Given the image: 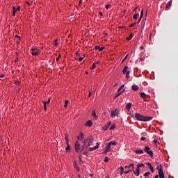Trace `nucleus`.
<instances>
[{
  "instance_id": "nucleus-1",
  "label": "nucleus",
  "mask_w": 178,
  "mask_h": 178,
  "mask_svg": "<svg viewBox=\"0 0 178 178\" xmlns=\"http://www.w3.org/2000/svg\"><path fill=\"white\" fill-rule=\"evenodd\" d=\"M135 118L137 119V120H140V122H149V120H152V117H145L139 113H136Z\"/></svg>"
},
{
  "instance_id": "nucleus-2",
  "label": "nucleus",
  "mask_w": 178,
  "mask_h": 178,
  "mask_svg": "<svg viewBox=\"0 0 178 178\" xmlns=\"http://www.w3.org/2000/svg\"><path fill=\"white\" fill-rule=\"evenodd\" d=\"M92 143H94V137H92V136H90L83 140V144L84 145H86V148L91 147V145H92Z\"/></svg>"
},
{
  "instance_id": "nucleus-3",
  "label": "nucleus",
  "mask_w": 178,
  "mask_h": 178,
  "mask_svg": "<svg viewBox=\"0 0 178 178\" xmlns=\"http://www.w3.org/2000/svg\"><path fill=\"white\" fill-rule=\"evenodd\" d=\"M156 169L159 171V178H165V174L163 173V169H162V165L160 164L159 165V163H156Z\"/></svg>"
},
{
  "instance_id": "nucleus-4",
  "label": "nucleus",
  "mask_w": 178,
  "mask_h": 178,
  "mask_svg": "<svg viewBox=\"0 0 178 178\" xmlns=\"http://www.w3.org/2000/svg\"><path fill=\"white\" fill-rule=\"evenodd\" d=\"M150 148L149 147V146H145V152H147V154H148V155H149V156H151V158H152V156H154V152H152V150H149Z\"/></svg>"
},
{
  "instance_id": "nucleus-5",
  "label": "nucleus",
  "mask_w": 178,
  "mask_h": 178,
  "mask_svg": "<svg viewBox=\"0 0 178 178\" xmlns=\"http://www.w3.org/2000/svg\"><path fill=\"white\" fill-rule=\"evenodd\" d=\"M31 55L33 56H37V55L40 54V50H38V49H31Z\"/></svg>"
},
{
  "instance_id": "nucleus-6",
  "label": "nucleus",
  "mask_w": 178,
  "mask_h": 178,
  "mask_svg": "<svg viewBox=\"0 0 178 178\" xmlns=\"http://www.w3.org/2000/svg\"><path fill=\"white\" fill-rule=\"evenodd\" d=\"M75 151L76 152H79L80 151V143H79V141H76L75 142Z\"/></svg>"
},
{
  "instance_id": "nucleus-7",
  "label": "nucleus",
  "mask_w": 178,
  "mask_h": 178,
  "mask_svg": "<svg viewBox=\"0 0 178 178\" xmlns=\"http://www.w3.org/2000/svg\"><path fill=\"white\" fill-rule=\"evenodd\" d=\"M98 148H99V143H97L96 146L93 147H89L88 151L90 152L95 151V149H98Z\"/></svg>"
},
{
  "instance_id": "nucleus-8",
  "label": "nucleus",
  "mask_w": 178,
  "mask_h": 178,
  "mask_svg": "<svg viewBox=\"0 0 178 178\" xmlns=\"http://www.w3.org/2000/svg\"><path fill=\"white\" fill-rule=\"evenodd\" d=\"M119 115V111H118V109H115V111H111V116H118Z\"/></svg>"
},
{
  "instance_id": "nucleus-9",
  "label": "nucleus",
  "mask_w": 178,
  "mask_h": 178,
  "mask_svg": "<svg viewBox=\"0 0 178 178\" xmlns=\"http://www.w3.org/2000/svg\"><path fill=\"white\" fill-rule=\"evenodd\" d=\"M77 138L78 140H79V141H83V140H84V134H83V132H81Z\"/></svg>"
},
{
  "instance_id": "nucleus-10",
  "label": "nucleus",
  "mask_w": 178,
  "mask_h": 178,
  "mask_svg": "<svg viewBox=\"0 0 178 178\" xmlns=\"http://www.w3.org/2000/svg\"><path fill=\"white\" fill-rule=\"evenodd\" d=\"M172 6V0L168 2L166 7H165V10H169L170 9V7Z\"/></svg>"
},
{
  "instance_id": "nucleus-11",
  "label": "nucleus",
  "mask_w": 178,
  "mask_h": 178,
  "mask_svg": "<svg viewBox=\"0 0 178 178\" xmlns=\"http://www.w3.org/2000/svg\"><path fill=\"white\" fill-rule=\"evenodd\" d=\"M133 172H134V173L136 175V176H140V167H138V166L137 165L136 170L134 171V170Z\"/></svg>"
},
{
  "instance_id": "nucleus-12",
  "label": "nucleus",
  "mask_w": 178,
  "mask_h": 178,
  "mask_svg": "<svg viewBox=\"0 0 178 178\" xmlns=\"http://www.w3.org/2000/svg\"><path fill=\"white\" fill-rule=\"evenodd\" d=\"M95 49L99 50L100 52H102V51H104V49H105L104 47H99V46H95Z\"/></svg>"
},
{
  "instance_id": "nucleus-13",
  "label": "nucleus",
  "mask_w": 178,
  "mask_h": 178,
  "mask_svg": "<svg viewBox=\"0 0 178 178\" xmlns=\"http://www.w3.org/2000/svg\"><path fill=\"white\" fill-rule=\"evenodd\" d=\"M131 105H133V104H131V102L128 103V104L126 105V106H125L126 109H127V111H130V109L131 108Z\"/></svg>"
},
{
  "instance_id": "nucleus-14",
  "label": "nucleus",
  "mask_w": 178,
  "mask_h": 178,
  "mask_svg": "<svg viewBox=\"0 0 178 178\" xmlns=\"http://www.w3.org/2000/svg\"><path fill=\"white\" fill-rule=\"evenodd\" d=\"M147 165L149 168L152 173H154V167H152L150 163H147Z\"/></svg>"
},
{
  "instance_id": "nucleus-15",
  "label": "nucleus",
  "mask_w": 178,
  "mask_h": 178,
  "mask_svg": "<svg viewBox=\"0 0 178 178\" xmlns=\"http://www.w3.org/2000/svg\"><path fill=\"white\" fill-rule=\"evenodd\" d=\"M85 126H88L89 127H91V126H92V122L91 120H88L86 123Z\"/></svg>"
},
{
  "instance_id": "nucleus-16",
  "label": "nucleus",
  "mask_w": 178,
  "mask_h": 178,
  "mask_svg": "<svg viewBox=\"0 0 178 178\" xmlns=\"http://www.w3.org/2000/svg\"><path fill=\"white\" fill-rule=\"evenodd\" d=\"M143 15H144V10H142L138 23H140V22H141V19L143 18Z\"/></svg>"
},
{
  "instance_id": "nucleus-17",
  "label": "nucleus",
  "mask_w": 178,
  "mask_h": 178,
  "mask_svg": "<svg viewBox=\"0 0 178 178\" xmlns=\"http://www.w3.org/2000/svg\"><path fill=\"white\" fill-rule=\"evenodd\" d=\"M131 89L133 90V91H137L138 90V86L134 85L132 86Z\"/></svg>"
},
{
  "instance_id": "nucleus-18",
  "label": "nucleus",
  "mask_w": 178,
  "mask_h": 178,
  "mask_svg": "<svg viewBox=\"0 0 178 178\" xmlns=\"http://www.w3.org/2000/svg\"><path fill=\"white\" fill-rule=\"evenodd\" d=\"M127 69H129L128 66H125L124 69L122 70L123 74H126L127 73Z\"/></svg>"
},
{
  "instance_id": "nucleus-19",
  "label": "nucleus",
  "mask_w": 178,
  "mask_h": 178,
  "mask_svg": "<svg viewBox=\"0 0 178 178\" xmlns=\"http://www.w3.org/2000/svg\"><path fill=\"white\" fill-rule=\"evenodd\" d=\"M133 38V33H131L129 37H127L126 40L127 41H130Z\"/></svg>"
},
{
  "instance_id": "nucleus-20",
  "label": "nucleus",
  "mask_w": 178,
  "mask_h": 178,
  "mask_svg": "<svg viewBox=\"0 0 178 178\" xmlns=\"http://www.w3.org/2000/svg\"><path fill=\"white\" fill-rule=\"evenodd\" d=\"M65 138L66 144H68L69 143V134H65Z\"/></svg>"
},
{
  "instance_id": "nucleus-21",
  "label": "nucleus",
  "mask_w": 178,
  "mask_h": 178,
  "mask_svg": "<svg viewBox=\"0 0 178 178\" xmlns=\"http://www.w3.org/2000/svg\"><path fill=\"white\" fill-rule=\"evenodd\" d=\"M140 97H141V98H143V99L145 100V98H147V95H145L144 92H141Z\"/></svg>"
},
{
  "instance_id": "nucleus-22",
  "label": "nucleus",
  "mask_w": 178,
  "mask_h": 178,
  "mask_svg": "<svg viewBox=\"0 0 178 178\" xmlns=\"http://www.w3.org/2000/svg\"><path fill=\"white\" fill-rule=\"evenodd\" d=\"M135 152L136 154H144V151L143 149H137Z\"/></svg>"
},
{
  "instance_id": "nucleus-23",
  "label": "nucleus",
  "mask_w": 178,
  "mask_h": 178,
  "mask_svg": "<svg viewBox=\"0 0 178 178\" xmlns=\"http://www.w3.org/2000/svg\"><path fill=\"white\" fill-rule=\"evenodd\" d=\"M122 94H123V91L122 92H118V93L115 95V99L118 98V97H120V95H122Z\"/></svg>"
},
{
  "instance_id": "nucleus-24",
  "label": "nucleus",
  "mask_w": 178,
  "mask_h": 178,
  "mask_svg": "<svg viewBox=\"0 0 178 178\" xmlns=\"http://www.w3.org/2000/svg\"><path fill=\"white\" fill-rule=\"evenodd\" d=\"M138 16H140V15H139L138 13H136L135 15H134L133 19H134V20H137Z\"/></svg>"
},
{
  "instance_id": "nucleus-25",
  "label": "nucleus",
  "mask_w": 178,
  "mask_h": 178,
  "mask_svg": "<svg viewBox=\"0 0 178 178\" xmlns=\"http://www.w3.org/2000/svg\"><path fill=\"white\" fill-rule=\"evenodd\" d=\"M74 168L77 169L78 171L80 170V168L77 167V163L76 161L74 163Z\"/></svg>"
},
{
  "instance_id": "nucleus-26",
  "label": "nucleus",
  "mask_w": 178,
  "mask_h": 178,
  "mask_svg": "<svg viewBox=\"0 0 178 178\" xmlns=\"http://www.w3.org/2000/svg\"><path fill=\"white\" fill-rule=\"evenodd\" d=\"M123 88H124V85H122L121 86H120V88L118 90V92H121L122 90H123Z\"/></svg>"
},
{
  "instance_id": "nucleus-27",
  "label": "nucleus",
  "mask_w": 178,
  "mask_h": 178,
  "mask_svg": "<svg viewBox=\"0 0 178 178\" xmlns=\"http://www.w3.org/2000/svg\"><path fill=\"white\" fill-rule=\"evenodd\" d=\"M13 16H16V7H13Z\"/></svg>"
},
{
  "instance_id": "nucleus-28",
  "label": "nucleus",
  "mask_w": 178,
  "mask_h": 178,
  "mask_svg": "<svg viewBox=\"0 0 178 178\" xmlns=\"http://www.w3.org/2000/svg\"><path fill=\"white\" fill-rule=\"evenodd\" d=\"M133 172V169L131 170H128L127 171H124V175H129V173Z\"/></svg>"
},
{
  "instance_id": "nucleus-29",
  "label": "nucleus",
  "mask_w": 178,
  "mask_h": 178,
  "mask_svg": "<svg viewBox=\"0 0 178 178\" xmlns=\"http://www.w3.org/2000/svg\"><path fill=\"white\" fill-rule=\"evenodd\" d=\"M149 175H151V172H147L144 174V177H148V176H149Z\"/></svg>"
},
{
  "instance_id": "nucleus-30",
  "label": "nucleus",
  "mask_w": 178,
  "mask_h": 178,
  "mask_svg": "<svg viewBox=\"0 0 178 178\" xmlns=\"http://www.w3.org/2000/svg\"><path fill=\"white\" fill-rule=\"evenodd\" d=\"M70 149V145L67 143V147H65V151H69Z\"/></svg>"
},
{
  "instance_id": "nucleus-31",
  "label": "nucleus",
  "mask_w": 178,
  "mask_h": 178,
  "mask_svg": "<svg viewBox=\"0 0 178 178\" xmlns=\"http://www.w3.org/2000/svg\"><path fill=\"white\" fill-rule=\"evenodd\" d=\"M125 74H126V78L129 79L130 77V71H127Z\"/></svg>"
},
{
  "instance_id": "nucleus-32",
  "label": "nucleus",
  "mask_w": 178,
  "mask_h": 178,
  "mask_svg": "<svg viewBox=\"0 0 178 178\" xmlns=\"http://www.w3.org/2000/svg\"><path fill=\"white\" fill-rule=\"evenodd\" d=\"M129 168H131V169H132V172H134V164H130L129 165Z\"/></svg>"
},
{
  "instance_id": "nucleus-33",
  "label": "nucleus",
  "mask_w": 178,
  "mask_h": 178,
  "mask_svg": "<svg viewBox=\"0 0 178 178\" xmlns=\"http://www.w3.org/2000/svg\"><path fill=\"white\" fill-rule=\"evenodd\" d=\"M69 104V100H65L64 108H67V104Z\"/></svg>"
},
{
  "instance_id": "nucleus-34",
  "label": "nucleus",
  "mask_w": 178,
  "mask_h": 178,
  "mask_svg": "<svg viewBox=\"0 0 178 178\" xmlns=\"http://www.w3.org/2000/svg\"><path fill=\"white\" fill-rule=\"evenodd\" d=\"M111 145L108 143V145L106 147V149H107L108 151H111Z\"/></svg>"
},
{
  "instance_id": "nucleus-35",
  "label": "nucleus",
  "mask_w": 178,
  "mask_h": 178,
  "mask_svg": "<svg viewBox=\"0 0 178 178\" xmlns=\"http://www.w3.org/2000/svg\"><path fill=\"white\" fill-rule=\"evenodd\" d=\"M120 169L121 170V175H122L123 173H124V168H123V167H120Z\"/></svg>"
},
{
  "instance_id": "nucleus-36",
  "label": "nucleus",
  "mask_w": 178,
  "mask_h": 178,
  "mask_svg": "<svg viewBox=\"0 0 178 178\" xmlns=\"http://www.w3.org/2000/svg\"><path fill=\"white\" fill-rule=\"evenodd\" d=\"M114 129H116V125L115 124L111 125L110 127V130H114Z\"/></svg>"
},
{
  "instance_id": "nucleus-37",
  "label": "nucleus",
  "mask_w": 178,
  "mask_h": 178,
  "mask_svg": "<svg viewBox=\"0 0 178 178\" xmlns=\"http://www.w3.org/2000/svg\"><path fill=\"white\" fill-rule=\"evenodd\" d=\"M108 143L110 144V145H116V144H117L116 141H114V142L111 141Z\"/></svg>"
},
{
  "instance_id": "nucleus-38",
  "label": "nucleus",
  "mask_w": 178,
  "mask_h": 178,
  "mask_svg": "<svg viewBox=\"0 0 178 178\" xmlns=\"http://www.w3.org/2000/svg\"><path fill=\"white\" fill-rule=\"evenodd\" d=\"M108 129H109V125H106L104 127V131H106V130H108Z\"/></svg>"
},
{
  "instance_id": "nucleus-39",
  "label": "nucleus",
  "mask_w": 178,
  "mask_h": 178,
  "mask_svg": "<svg viewBox=\"0 0 178 178\" xmlns=\"http://www.w3.org/2000/svg\"><path fill=\"white\" fill-rule=\"evenodd\" d=\"M138 168H145V165L143 163H139L138 164Z\"/></svg>"
},
{
  "instance_id": "nucleus-40",
  "label": "nucleus",
  "mask_w": 178,
  "mask_h": 178,
  "mask_svg": "<svg viewBox=\"0 0 178 178\" xmlns=\"http://www.w3.org/2000/svg\"><path fill=\"white\" fill-rule=\"evenodd\" d=\"M92 116H93V118H97V113H95V111H92Z\"/></svg>"
},
{
  "instance_id": "nucleus-41",
  "label": "nucleus",
  "mask_w": 178,
  "mask_h": 178,
  "mask_svg": "<svg viewBox=\"0 0 178 178\" xmlns=\"http://www.w3.org/2000/svg\"><path fill=\"white\" fill-rule=\"evenodd\" d=\"M104 162H106V163H108L109 162V158H108V156L105 157Z\"/></svg>"
},
{
  "instance_id": "nucleus-42",
  "label": "nucleus",
  "mask_w": 178,
  "mask_h": 178,
  "mask_svg": "<svg viewBox=\"0 0 178 178\" xmlns=\"http://www.w3.org/2000/svg\"><path fill=\"white\" fill-rule=\"evenodd\" d=\"M87 149H88V148H86V149L84 150V152H83V155H87V154H88V151L87 150Z\"/></svg>"
},
{
  "instance_id": "nucleus-43",
  "label": "nucleus",
  "mask_w": 178,
  "mask_h": 178,
  "mask_svg": "<svg viewBox=\"0 0 178 178\" xmlns=\"http://www.w3.org/2000/svg\"><path fill=\"white\" fill-rule=\"evenodd\" d=\"M86 148H87V145H84V143H83V145L82 146V148H81V151H84Z\"/></svg>"
},
{
  "instance_id": "nucleus-44",
  "label": "nucleus",
  "mask_w": 178,
  "mask_h": 178,
  "mask_svg": "<svg viewBox=\"0 0 178 178\" xmlns=\"http://www.w3.org/2000/svg\"><path fill=\"white\" fill-rule=\"evenodd\" d=\"M108 152H109V150L106 148L105 150L103 152V154H108Z\"/></svg>"
},
{
  "instance_id": "nucleus-45",
  "label": "nucleus",
  "mask_w": 178,
  "mask_h": 178,
  "mask_svg": "<svg viewBox=\"0 0 178 178\" xmlns=\"http://www.w3.org/2000/svg\"><path fill=\"white\" fill-rule=\"evenodd\" d=\"M54 45L56 47L58 46V39H56L54 41Z\"/></svg>"
},
{
  "instance_id": "nucleus-46",
  "label": "nucleus",
  "mask_w": 178,
  "mask_h": 178,
  "mask_svg": "<svg viewBox=\"0 0 178 178\" xmlns=\"http://www.w3.org/2000/svg\"><path fill=\"white\" fill-rule=\"evenodd\" d=\"M95 67V63H93L92 65V67H90V69L92 70H94V68Z\"/></svg>"
},
{
  "instance_id": "nucleus-47",
  "label": "nucleus",
  "mask_w": 178,
  "mask_h": 178,
  "mask_svg": "<svg viewBox=\"0 0 178 178\" xmlns=\"http://www.w3.org/2000/svg\"><path fill=\"white\" fill-rule=\"evenodd\" d=\"M84 59V57H80L79 58V62H81Z\"/></svg>"
},
{
  "instance_id": "nucleus-48",
  "label": "nucleus",
  "mask_w": 178,
  "mask_h": 178,
  "mask_svg": "<svg viewBox=\"0 0 178 178\" xmlns=\"http://www.w3.org/2000/svg\"><path fill=\"white\" fill-rule=\"evenodd\" d=\"M129 56V55H127L122 60V63L124 62V60H126V59H127V57Z\"/></svg>"
},
{
  "instance_id": "nucleus-49",
  "label": "nucleus",
  "mask_w": 178,
  "mask_h": 178,
  "mask_svg": "<svg viewBox=\"0 0 178 178\" xmlns=\"http://www.w3.org/2000/svg\"><path fill=\"white\" fill-rule=\"evenodd\" d=\"M17 10H20V6H18L17 8H15V12H17Z\"/></svg>"
},
{
  "instance_id": "nucleus-50",
  "label": "nucleus",
  "mask_w": 178,
  "mask_h": 178,
  "mask_svg": "<svg viewBox=\"0 0 178 178\" xmlns=\"http://www.w3.org/2000/svg\"><path fill=\"white\" fill-rule=\"evenodd\" d=\"M140 140H141V141L145 140V137H141V138H140Z\"/></svg>"
},
{
  "instance_id": "nucleus-51",
  "label": "nucleus",
  "mask_w": 178,
  "mask_h": 178,
  "mask_svg": "<svg viewBox=\"0 0 178 178\" xmlns=\"http://www.w3.org/2000/svg\"><path fill=\"white\" fill-rule=\"evenodd\" d=\"M26 5H28V6H31V3H30V2H29V1H26Z\"/></svg>"
},
{
  "instance_id": "nucleus-52",
  "label": "nucleus",
  "mask_w": 178,
  "mask_h": 178,
  "mask_svg": "<svg viewBox=\"0 0 178 178\" xmlns=\"http://www.w3.org/2000/svg\"><path fill=\"white\" fill-rule=\"evenodd\" d=\"M136 24H134V23H132L131 25H129V27H134V25H135Z\"/></svg>"
},
{
  "instance_id": "nucleus-53",
  "label": "nucleus",
  "mask_w": 178,
  "mask_h": 178,
  "mask_svg": "<svg viewBox=\"0 0 178 178\" xmlns=\"http://www.w3.org/2000/svg\"><path fill=\"white\" fill-rule=\"evenodd\" d=\"M15 84H16V86H19V85L20 84V82L16 81V82H15Z\"/></svg>"
},
{
  "instance_id": "nucleus-54",
  "label": "nucleus",
  "mask_w": 178,
  "mask_h": 178,
  "mask_svg": "<svg viewBox=\"0 0 178 178\" xmlns=\"http://www.w3.org/2000/svg\"><path fill=\"white\" fill-rule=\"evenodd\" d=\"M109 6H111V5H106V9H109Z\"/></svg>"
},
{
  "instance_id": "nucleus-55",
  "label": "nucleus",
  "mask_w": 178,
  "mask_h": 178,
  "mask_svg": "<svg viewBox=\"0 0 178 178\" xmlns=\"http://www.w3.org/2000/svg\"><path fill=\"white\" fill-rule=\"evenodd\" d=\"M137 9H138V7H136V8L134 9V12H137Z\"/></svg>"
},
{
  "instance_id": "nucleus-56",
  "label": "nucleus",
  "mask_w": 178,
  "mask_h": 178,
  "mask_svg": "<svg viewBox=\"0 0 178 178\" xmlns=\"http://www.w3.org/2000/svg\"><path fill=\"white\" fill-rule=\"evenodd\" d=\"M79 159L80 162H81V161H82V159H81V155L79 156Z\"/></svg>"
},
{
  "instance_id": "nucleus-57",
  "label": "nucleus",
  "mask_w": 178,
  "mask_h": 178,
  "mask_svg": "<svg viewBox=\"0 0 178 178\" xmlns=\"http://www.w3.org/2000/svg\"><path fill=\"white\" fill-rule=\"evenodd\" d=\"M99 16H104V15L102 14V12H99Z\"/></svg>"
},
{
  "instance_id": "nucleus-58",
  "label": "nucleus",
  "mask_w": 178,
  "mask_h": 178,
  "mask_svg": "<svg viewBox=\"0 0 178 178\" xmlns=\"http://www.w3.org/2000/svg\"><path fill=\"white\" fill-rule=\"evenodd\" d=\"M44 111H47V106L45 104L44 105Z\"/></svg>"
},
{
  "instance_id": "nucleus-59",
  "label": "nucleus",
  "mask_w": 178,
  "mask_h": 178,
  "mask_svg": "<svg viewBox=\"0 0 178 178\" xmlns=\"http://www.w3.org/2000/svg\"><path fill=\"white\" fill-rule=\"evenodd\" d=\"M51 102V99H49L48 101L47 102V104H49Z\"/></svg>"
},
{
  "instance_id": "nucleus-60",
  "label": "nucleus",
  "mask_w": 178,
  "mask_h": 178,
  "mask_svg": "<svg viewBox=\"0 0 178 178\" xmlns=\"http://www.w3.org/2000/svg\"><path fill=\"white\" fill-rule=\"evenodd\" d=\"M111 122H108L107 126H108V127H109V126H111Z\"/></svg>"
},
{
  "instance_id": "nucleus-61",
  "label": "nucleus",
  "mask_w": 178,
  "mask_h": 178,
  "mask_svg": "<svg viewBox=\"0 0 178 178\" xmlns=\"http://www.w3.org/2000/svg\"><path fill=\"white\" fill-rule=\"evenodd\" d=\"M154 178H159V175H156Z\"/></svg>"
},
{
  "instance_id": "nucleus-62",
  "label": "nucleus",
  "mask_w": 178,
  "mask_h": 178,
  "mask_svg": "<svg viewBox=\"0 0 178 178\" xmlns=\"http://www.w3.org/2000/svg\"><path fill=\"white\" fill-rule=\"evenodd\" d=\"M140 49H144V47H140Z\"/></svg>"
},
{
  "instance_id": "nucleus-63",
  "label": "nucleus",
  "mask_w": 178,
  "mask_h": 178,
  "mask_svg": "<svg viewBox=\"0 0 178 178\" xmlns=\"http://www.w3.org/2000/svg\"><path fill=\"white\" fill-rule=\"evenodd\" d=\"M58 60H59V58L57 57V58H56V61L58 62Z\"/></svg>"
},
{
  "instance_id": "nucleus-64",
  "label": "nucleus",
  "mask_w": 178,
  "mask_h": 178,
  "mask_svg": "<svg viewBox=\"0 0 178 178\" xmlns=\"http://www.w3.org/2000/svg\"><path fill=\"white\" fill-rule=\"evenodd\" d=\"M60 56H61L60 54H59L58 56V58L59 59H60Z\"/></svg>"
}]
</instances>
